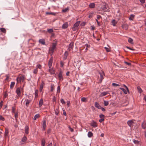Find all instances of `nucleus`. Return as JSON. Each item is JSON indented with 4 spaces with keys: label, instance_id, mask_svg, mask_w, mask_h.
Returning <instances> with one entry per match:
<instances>
[{
    "label": "nucleus",
    "instance_id": "obj_17",
    "mask_svg": "<svg viewBox=\"0 0 146 146\" xmlns=\"http://www.w3.org/2000/svg\"><path fill=\"white\" fill-rule=\"evenodd\" d=\"M39 42L43 45H44L45 44L44 40L43 39H40L39 40Z\"/></svg>",
    "mask_w": 146,
    "mask_h": 146
},
{
    "label": "nucleus",
    "instance_id": "obj_50",
    "mask_svg": "<svg viewBox=\"0 0 146 146\" xmlns=\"http://www.w3.org/2000/svg\"><path fill=\"white\" fill-rule=\"evenodd\" d=\"M104 48L106 49L107 52H109L110 51V50L109 48L106 47H104Z\"/></svg>",
    "mask_w": 146,
    "mask_h": 146
},
{
    "label": "nucleus",
    "instance_id": "obj_60",
    "mask_svg": "<svg viewBox=\"0 0 146 146\" xmlns=\"http://www.w3.org/2000/svg\"><path fill=\"white\" fill-rule=\"evenodd\" d=\"M100 109H101L103 111H106V110L104 108H103L101 107Z\"/></svg>",
    "mask_w": 146,
    "mask_h": 146
},
{
    "label": "nucleus",
    "instance_id": "obj_14",
    "mask_svg": "<svg viewBox=\"0 0 146 146\" xmlns=\"http://www.w3.org/2000/svg\"><path fill=\"white\" fill-rule=\"evenodd\" d=\"M46 121L45 120L43 121L42 123V128L43 130H45L46 128Z\"/></svg>",
    "mask_w": 146,
    "mask_h": 146
},
{
    "label": "nucleus",
    "instance_id": "obj_19",
    "mask_svg": "<svg viewBox=\"0 0 146 146\" xmlns=\"http://www.w3.org/2000/svg\"><path fill=\"white\" fill-rule=\"evenodd\" d=\"M46 15H56V13L53 12H46Z\"/></svg>",
    "mask_w": 146,
    "mask_h": 146
},
{
    "label": "nucleus",
    "instance_id": "obj_31",
    "mask_svg": "<svg viewBox=\"0 0 146 146\" xmlns=\"http://www.w3.org/2000/svg\"><path fill=\"white\" fill-rule=\"evenodd\" d=\"M1 31L4 33H5L6 32V29L3 28H1Z\"/></svg>",
    "mask_w": 146,
    "mask_h": 146
},
{
    "label": "nucleus",
    "instance_id": "obj_43",
    "mask_svg": "<svg viewBox=\"0 0 146 146\" xmlns=\"http://www.w3.org/2000/svg\"><path fill=\"white\" fill-rule=\"evenodd\" d=\"M8 130L7 129H6L5 130V136H6L7 135V134H8Z\"/></svg>",
    "mask_w": 146,
    "mask_h": 146
},
{
    "label": "nucleus",
    "instance_id": "obj_52",
    "mask_svg": "<svg viewBox=\"0 0 146 146\" xmlns=\"http://www.w3.org/2000/svg\"><path fill=\"white\" fill-rule=\"evenodd\" d=\"M96 21L97 22V24H98V26H100V23L99 22L98 20L97 19H96Z\"/></svg>",
    "mask_w": 146,
    "mask_h": 146
},
{
    "label": "nucleus",
    "instance_id": "obj_8",
    "mask_svg": "<svg viewBox=\"0 0 146 146\" xmlns=\"http://www.w3.org/2000/svg\"><path fill=\"white\" fill-rule=\"evenodd\" d=\"M74 46V43L73 42H71L69 44V47L68 48V50H69V51L70 50V49H72L73 48Z\"/></svg>",
    "mask_w": 146,
    "mask_h": 146
},
{
    "label": "nucleus",
    "instance_id": "obj_30",
    "mask_svg": "<svg viewBox=\"0 0 146 146\" xmlns=\"http://www.w3.org/2000/svg\"><path fill=\"white\" fill-rule=\"evenodd\" d=\"M104 105L105 106H107L109 104V102L108 101H107L105 100L104 101Z\"/></svg>",
    "mask_w": 146,
    "mask_h": 146
},
{
    "label": "nucleus",
    "instance_id": "obj_13",
    "mask_svg": "<svg viewBox=\"0 0 146 146\" xmlns=\"http://www.w3.org/2000/svg\"><path fill=\"white\" fill-rule=\"evenodd\" d=\"M112 25L113 26H115L116 24L117 23V21H116L115 20L113 19L111 22Z\"/></svg>",
    "mask_w": 146,
    "mask_h": 146
},
{
    "label": "nucleus",
    "instance_id": "obj_49",
    "mask_svg": "<svg viewBox=\"0 0 146 146\" xmlns=\"http://www.w3.org/2000/svg\"><path fill=\"white\" fill-rule=\"evenodd\" d=\"M133 142L135 144H137L139 143V142L138 141L135 140H133Z\"/></svg>",
    "mask_w": 146,
    "mask_h": 146
},
{
    "label": "nucleus",
    "instance_id": "obj_39",
    "mask_svg": "<svg viewBox=\"0 0 146 146\" xmlns=\"http://www.w3.org/2000/svg\"><path fill=\"white\" fill-rule=\"evenodd\" d=\"M53 30L52 29H48V32L50 33H51L53 32Z\"/></svg>",
    "mask_w": 146,
    "mask_h": 146
},
{
    "label": "nucleus",
    "instance_id": "obj_6",
    "mask_svg": "<svg viewBox=\"0 0 146 146\" xmlns=\"http://www.w3.org/2000/svg\"><path fill=\"white\" fill-rule=\"evenodd\" d=\"M128 125L131 127H132L134 124V121L132 120L128 121L127 122Z\"/></svg>",
    "mask_w": 146,
    "mask_h": 146
},
{
    "label": "nucleus",
    "instance_id": "obj_22",
    "mask_svg": "<svg viewBox=\"0 0 146 146\" xmlns=\"http://www.w3.org/2000/svg\"><path fill=\"white\" fill-rule=\"evenodd\" d=\"M43 104V101L42 99H41L40 101L39 102V106L40 107H41Z\"/></svg>",
    "mask_w": 146,
    "mask_h": 146
},
{
    "label": "nucleus",
    "instance_id": "obj_1",
    "mask_svg": "<svg viewBox=\"0 0 146 146\" xmlns=\"http://www.w3.org/2000/svg\"><path fill=\"white\" fill-rule=\"evenodd\" d=\"M56 44V43H53L52 45L50 47L49 51L52 55L55 50Z\"/></svg>",
    "mask_w": 146,
    "mask_h": 146
},
{
    "label": "nucleus",
    "instance_id": "obj_53",
    "mask_svg": "<svg viewBox=\"0 0 146 146\" xmlns=\"http://www.w3.org/2000/svg\"><path fill=\"white\" fill-rule=\"evenodd\" d=\"M63 114L64 115H66V113L64 110H63Z\"/></svg>",
    "mask_w": 146,
    "mask_h": 146
},
{
    "label": "nucleus",
    "instance_id": "obj_11",
    "mask_svg": "<svg viewBox=\"0 0 146 146\" xmlns=\"http://www.w3.org/2000/svg\"><path fill=\"white\" fill-rule=\"evenodd\" d=\"M91 125L94 127H96L97 126V124L94 121H93L91 123Z\"/></svg>",
    "mask_w": 146,
    "mask_h": 146
},
{
    "label": "nucleus",
    "instance_id": "obj_40",
    "mask_svg": "<svg viewBox=\"0 0 146 146\" xmlns=\"http://www.w3.org/2000/svg\"><path fill=\"white\" fill-rule=\"evenodd\" d=\"M93 14H94L93 13H90L89 14V15L88 16V17L90 18H92L93 16Z\"/></svg>",
    "mask_w": 146,
    "mask_h": 146
},
{
    "label": "nucleus",
    "instance_id": "obj_21",
    "mask_svg": "<svg viewBox=\"0 0 146 146\" xmlns=\"http://www.w3.org/2000/svg\"><path fill=\"white\" fill-rule=\"evenodd\" d=\"M68 56V52L66 51L65 52L64 55V60H66Z\"/></svg>",
    "mask_w": 146,
    "mask_h": 146
},
{
    "label": "nucleus",
    "instance_id": "obj_33",
    "mask_svg": "<svg viewBox=\"0 0 146 146\" xmlns=\"http://www.w3.org/2000/svg\"><path fill=\"white\" fill-rule=\"evenodd\" d=\"M119 89L120 90H122L123 92L125 94H127V91L124 89V88H119Z\"/></svg>",
    "mask_w": 146,
    "mask_h": 146
},
{
    "label": "nucleus",
    "instance_id": "obj_7",
    "mask_svg": "<svg viewBox=\"0 0 146 146\" xmlns=\"http://www.w3.org/2000/svg\"><path fill=\"white\" fill-rule=\"evenodd\" d=\"M48 72L51 74H53L55 73V70L52 68L49 69H48Z\"/></svg>",
    "mask_w": 146,
    "mask_h": 146
},
{
    "label": "nucleus",
    "instance_id": "obj_61",
    "mask_svg": "<svg viewBox=\"0 0 146 146\" xmlns=\"http://www.w3.org/2000/svg\"><path fill=\"white\" fill-rule=\"evenodd\" d=\"M140 1L142 3H144L145 2V0H140Z\"/></svg>",
    "mask_w": 146,
    "mask_h": 146
},
{
    "label": "nucleus",
    "instance_id": "obj_36",
    "mask_svg": "<svg viewBox=\"0 0 146 146\" xmlns=\"http://www.w3.org/2000/svg\"><path fill=\"white\" fill-rule=\"evenodd\" d=\"M137 89L138 91V92L140 93L142 92V90L140 88V87L138 86L137 87Z\"/></svg>",
    "mask_w": 146,
    "mask_h": 146
},
{
    "label": "nucleus",
    "instance_id": "obj_54",
    "mask_svg": "<svg viewBox=\"0 0 146 146\" xmlns=\"http://www.w3.org/2000/svg\"><path fill=\"white\" fill-rule=\"evenodd\" d=\"M123 86L125 87V88L127 90V91L128 92H129L128 89V88L125 85H123Z\"/></svg>",
    "mask_w": 146,
    "mask_h": 146
},
{
    "label": "nucleus",
    "instance_id": "obj_18",
    "mask_svg": "<svg viewBox=\"0 0 146 146\" xmlns=\"http://www.w3.org/2000/svg\"><path fill=\"white\" fill-rule=\"evenodd\" d=\"M29 129V127L28 126H26L25 127V132L26 134L28 133V131Z\"/></svg>",
    "mask_w": 146,
    "mask_h": 146
},
{
    "label": "nucleus",
    "instance_id": "obj_56",
    "mask_svg": "<svg viewBox=\"0 0 146 146\" xmlns=\"http://www.w3.org/2000/svg\"><path fill=\"white\" fill-rule=\"evenodd\" d=\"M97 18L98 19H99L101 18V17L99 15H97Z\"/></svg>",
    "mask_w": 146,
    "mask_h": 146
},
{
    "label": "nucleus",
    "instance_id": "obj_20",
    "mask_svg": "<svg viewBox=\"0 0 146 146\" xmlns=\"http://www.w3.org/2000/svg\"><path fill=\"white\" fill-rule=\"evenodd\" d=\"M108 94V92H103L101 93V94L100 95V96L102 97L104 96H105L106 95Z\"/></svg>",
    "mask_w": 146,
    "mask_h": 146
},
{
    "label": "nucleus",
    "instance_id": "obj_46",
    "mask_svg": "<svg viewBox=\"0 0 146 146\" xmlns=\"http://www.w3.org/2000/svg\"><path fill=\"white\" fill-rule=\"evenodd\" d=\"M77 29V28H76V27H74V26H73V27L72 28V30L74 31H76V30Z\"/></svg>",
    "mask_w": 146,
    "mask_h": 146
},
{
    "label": "nucleus",
    "instance_id": "obj_15",
    "mask_svg": "<svg viewBox=\"0 0 146 146\" xmlns=\"http://www.w3.org/2000/svg\"><path fill=\"white\" fill-rule=\"evenodd\" d=\"M80 21H78L76 22L74 25V26L76 28H78V26H79L80 25Z\"/></svg>",
    "mask_w": 146,
    "mask_h": 146
},
{
    "label": "nucleus",
    "instance_id": "obj_4",
    "mask_svg": "<svg viewBox=\"0 0 146 146\" xmlns=\"http://www.w3.org/2000/svg\"><path fill=\"white\" fill-rule=\"evenodd\" d=\"M23 90V88H22L21 89L19 88H17L16 92L18 96H20L21 91Z\"/></svg>",
    "mask_w": 146,
    "mask_h": 146
},
{
    "label": "nucleus",
    "instance_id": "obj_37",
    "mask_svg": "<svg viewBox=\"0 0 146 146\" xmlns=\"http://www.w3.org/2000/svg\"><path fill=\"white\" fill-rule=\"evenodd\" d=\"M38 90H36L35 92V98H37L38 96Z\"/></svg>",
    "mask_w": 146,
    "mask_h": 146
},
{
    "label": "nucleus",
    "instance_id": "obj_55",
    "mask_svg": "<svg viewBox=\"0 0 146 146\" xmlns=\"http://www.w3.org/2000/svg\"><path fill=\"white\" fill-rule=\"evenodd\" d=\"M126 26H127L126 25H123L122 26V27L124 29H126V28H125V27ZM126 29H127V28H126Z\"/></svg>",
    "mask_w": 146,
    "mask_h": 146
},
{
    "label": "nucleus",
    "instance_id": "obj_10",
    "mask_svg": "<svg viewBox=\"0 0 146 146\" xmlns=\"http://www.w3.org/2000/svg\"><path fill=\"white\" fill-rule=\"evenodd\" d=\"M142 127L143 129H145L146 128V121H144L141 124Z\"/></svg>",
    "mask_w": 146,
    "mask_h": 146
},
{
    "label": "nucleus",
    "instance_id": "obj_48",
    "mask_svg": "<svg viewBox=\"0 0 146 146\" xmlns=\"http://www.w3.org/2000/svg\"><path fill=\"white\" fill-rule=\"evenodd\" d=\"M38 70L37 69H35L33 71V73L34 74H36L37 73Z\"/></svg>",
    "mask_w": 146,
    "mask_h": 146
},
{
    "label": "nucleus",
    "instance_id": "obj_12",
    "mask_svg": "<svg viewBox=\"0 0 146 146\" xmlns=\"http://www.w3.org/2000/svg\"><path fill=\"white\" fill-rule=\"evenodd\" d=\"M95 106L96 108H98V109H100L101 108V106L97 102L95 103Z\"/></svg>",
    "mask_w": 146,
    "mask_h": 146
},
{
    "label": "nucleus",
    "instance_id": "obj_64",
    "mask_svg": "<svg viewBox=\"0 0 146 146\" xmlns=\"http://www.w3.org/2000/svg\"><path fill=\"white\" fill-rule=\"evenodd\" d=\"M52 146V143H50V144H48L47 146Z\"/></svg>",
    "mask_w": 146,
    "mask_h": 146
},
{
    "label": "nucleus",
    "instance_id": "obj_24",
    "mask_svg": "<svg viewBox=\"0 0 146 146\" xmlns=\"http://www.w3.org/2000/svg\"><path fill=\"white\" fill-rule=\"evenodd\" d=\"M87 98H85L83 97L81 99V101L82 102H86L87 101Z\"/></svg>",
    "mask_w": 146,
    "mask_h": 146
},
{
    "label": "nucleus",
    "instance_id": "obj_42",
    "mask_svg": "<svg viewBox=\"0 0 146 146\" xmlns=\"http://www.w3.org/2000/svg\"><path fill=\"white\" fill-rule=\"evenodd\" d=\"M62 104H65V102L64 101V100L63 99H62L60 100Z\"/></svg>",
    "mask_w": 146,
    "mask_h": 146
},
{
    "label": "nucleus",
    "instance_id": "obj_44",
    "mask_svg": "<svg viewBox=\"0 0 146 146\" xmlns=\"http://www.w3.org/2000/svg\"><path fill=\"white\" fill-rule=\"evenodd\" d=\"M100 117L101 119H104V115L103 114H101L100 115Z\"/></svg>",
    "mask_w": 146,
    "mask_h": 146
},
{
    "label": "nucleus",
    "instance_id": "obj_45",
    "mask_svg": "<svg viewBox=\"0 0 146 146\" xmlns=\"http://www.w3.org/2000/svg\"><path fill=\"white\" fill-rule=\"evenodd\" d=\"M112 85L113 86H119V84L115 83H113L112 84Z\"/></svg>",
    "mask_w": 146,
    "mask_h": 146
},
{
    "label": "nucleus",
    "instance_id": "obj_26",
    "mask_svg": "<svg viewBox=\"0 0 146 146\" xmlns=\"http://www.w3.org/2000/svg\"><path fill=\"white\" fill-rule=\"evenodd\" d=\"M128 42L130 44H132L133 43V40L131 38H129L128 39Z\"/></svg>",
    "mask_w": 146,
    "mask_h": 146
},
{
    "label": "nucleus",
    "instance_id": "obj_27",
    "mask_svg": "<svg viewBox=\"0 0 146 146\" xmlns=\"http://www.w3.org/2000/svg\"><path fill=\"white\" fill-rule=\"evenodd\" d=\"M15 83L14 82H11L10 85V88H13L14 86Z\"/></svg>",
    "mask_w": 146,
    "mask_h": 146
},
{
    "label": "nucleus",
    "instance_id": "obj_41",
    "mask_svg": "<svg viewBox=\"0 0 146 146\" xmlns=\"http://www.w3.org/2000/svg\"><path fill=\"white\" fill-rule=\"evenodd\" d=\"M60 86H59L57 87V92L59 93L60 92Z\"/></svg>",
    "mask_w": 146,
    "mask_h": 146
},
{
    "label": "nucleus",
    "instance_id": "obj_57",
    "mask_svg": "<svg viewBox=\"0 0 146 146\" xmlns=\"http://www.w3.org/2000/svg\"><path fill=\"white\" fill-rule=\"evenodd\" d=\"M70 104V102L69 101H68L67 102V105L68 106V107H69V106Z\"/></svg>",
    "mask_w": 146,
    "mask_h": 146
},
{
    "label": "nucleus",
    "instance_id": "obj_38",
    "mask_svg": "<svg viewBox=\"0 0 146 146\" xmlns=\"http://www.w3.org/2000/svg\"><path fill=\"white\" fill-rule=\"evenodd\" d=\"M68 10V8H65V9H62V11L63 12L65 13V12H66Z\"/></svg>",
    "mask_w": 146,
    "mask_h": 146
},
{
    "label": "nucleus",
    "instance_id": "obj_47",
    "mask_svg": "<svg viewBox=\"0 0 146 146\" xmlns=\"http://www.w3.org/2000/svg\"><path fill=\"white\" fill-rule=\"evenodd\" d=\"M37 67L38 68L40 69H41V67H42V66L38 64V65H37Z\"/></svg>",
    "mask_w": 146,
    "mask_h": 146
},
{
    "label": "nucleus",
    "instance_id": "obj_35",
    "mask_svg": "<svg viewBox=\"0 0 146 146\" xmlns=\"http://www.w3.org/2000/svg\"><path fill=\"white\" fill-rule=\"evenodd\" d=\"M134 17V15H131L129 18L130 20H132Z\"/></svg>",
    "mask_w": 146,
    "mask_h": 146
},
{
    "label": "nucleus",
    "instance_id": "obj_23",
    "mask_svg": "<svg viewBox=\"0 0 146 146\" xmlns=\"http://www.w3.org/2000/svg\"><path fill=\"white\" fill-rule=\"evenodd\" d=\"M45 141L44 139H43L42 140L41 144L42 146H45Z\"/></svg>",
    "mask_w": 146,
    "mask_h": 146
},
{
    "label": "nucleus",
    "instance_id": "obj_9",
    "mask_svg": "<svg viewBox=\"0 0 146 146\" xmlns=\"http://www.w3.org/2000/svg\"><path fill=\"white\" fill-rule=\"evenodd\" d=\"M68 27V23L67 22H66L62 26V28L63 29H65L67 28Z\"/></svg>",
    "mask_w": 146,
    "mask_h": 146
},
{
    "label": "nucleus",
    "instance_id": "obj_29",
    "mask_svg": "<svg viewBox=\"0 0 146 146\" xmlns=\"http://www.w3.org/2000/svg\"><path fill=\"white\" fill-rule=\"evenodd\" d=\"M88 135L89 137H90L92 136L93 133L91 132L90 131L88 133Z\"/></svg>",
    "mask_w": 146,
    "mask_h": 146
},
{
    "label": "nucleus",
    "instance_id": "obj_58",
    "mask_svg": "<svg viewBox=\"0 0 146 146\" xmlns=\"http://www.w3.org/2000/svg\"><path fill=\"white\" fill-rule=\"evenodd\" d=\"M104 120V119H101L99 120V121L100 122H102Z\"/></svg>",
    "mask_w": 146,
    "mask_h": 146
},
{
    "label": "nucleus",
    "instance_id": "obj_59",
    "mask_svg": "<svg viewBox=\"0 0 146 146\" xmlns=\"http://www.w3.org/2000/svg\"><path fill=\"white\" fill-rule=\"evenodd\" d=\"M85 46L87 47V48H89L90 47V45L88 44H85Z\"/></svg>",
    "mask_w": 146,
    "mask_h": 146
},
{
    "label": "nucleus",
    "instance_id": "obj_5",
    "mask_svg": "<svg viewBox=\"0 0 146 146\" xmlns=\"http://www.w3.org/2000/svg\"><path fill=\"white\" fill-rule=\"evenodd\" d=\"M52 61H53L52 57H51V58L50 59V60L49 61V62H48V67L49 68V69L51 68V67L52 66Z\"/></svg>",
    "mask_w": 146,
    "mask_h": 146
},
{
    "label": "nucleus",
    "instance_id": "obj_28",
    "mask_svg": "<svg viewBox=\"0 0 146 146\" xmlns=\"http://www.w3.org/2000/svg\"><path fill=\"white\" fill-rule=\"evenodd\" d=\"M30 101L29 100L27 99L26 100V105L28 106L29 105V103H30Z\"/></svg>",
    "mask_w": 146,
    "mask_h": 146
},
{
    "label": "nucleus",
    "instance_id": "obj_32",
    "mask_svg": "<svg viewBox=\"0 0 146 146\" xmlns=\"http://www.w3.org/2000/svg\"><path fill=\"white\" fill-rule=\"evenodd\" d=\"M27 139V138L26 137H24L22 139V141L25 142Z\"/></svg>",
    "mask_w": 146,
    "mask_h": 146
},
{
    "label": "nucleus",
    "instance_id": "obj_51",
    "mask_svg": "<svg viewBox=\"0 0 146 146\" xmlns=\"http://www.w3.org/2000/svg\"><path fill=\"white\" fill-rule=\"evenodd\" d=\"M124 63L125 64H126L128 66H130L131 64L130 63H128V62H125V61L124 62Z\"/></svg>",
    "mask_w": 146,
    "mask_h": 146
},
{
    "label": "nucleus",
    "instance_id": "obj_62",
    "mask_svg": "<svg viewBox=\"0 0 146 146\" xmlns=\"http://www.w3.org/2000/svg\"><path fill=\"white\" fill-rule=\"evenodd\" d=\"M100 74V76H101V77H100L101 80H102L104 78V77L101 74Z\"/></svg>",
    "mask_w": 146,
    "mask_h": 146
},
{
    "label": "nucleus",
    "instance_id": "obj_25",
    "mask_svg": "<svg viewBox=\"0 0 146 146\" xmlns=\"http://www.w3.org/2000/svg\"><path fill=\"white\" fill-rule=\"evenodd\" d=\"M39 117V115L38 114H36L34 117L33 118V119L34 120H35L36 119L38 118Z\"/></svg>",
    "mask_w": 146,
    "mask_h": 146
},
{
    "label": "nucleus",
    "instance_id": "obj_3",
    "mask_svg": "<svg viewBox=\"0 0 146 146\" xmlns=\"http://www.w3.org/2000/svg\"><path fill=\"white\" fill-rule=\"evenodd\" d=\"M62 73H63V72L61 71H60V72H59V73L58 74V79H59V80L60 81V80H63V78H62Z\"/></svg>",
    "mask_w": 146,
    "mask_h": 146
},
{
    "label": "nucleus",
    "instance_id": "obj_34",
    "mask_svg": "<svg viewBox=\"0 0 146 146\" xmlns=\"http://www.w3.org/2000/svg\"><path fill=\"white\" fill-rule=\"evenodd\" d=\"M43 84H41L40 85V89L39 90L40 92H41L42 89H43Z\"/></svg>",
    "mask_w": 146,
    "mask_h": 146
},
{
    "label": "nucleus",
    "instance_id": "obj_16",
    "mask_svg": "<svg viewBox=\"0 0 146 146\" xmlns=\"http://www.w3.org/2000/svg\"><path fill=\"white\" fill-rule=\"evenodd\" d=\"M89 6L91 8H93L95 7V5L94 3H91L89 5Z\"/></svg>",
    "mask_w": 146,
    "mask_h": 146
},
{
    "label": "nucleus",
    "instance_id": "obj_63",
    "mask_svg": "<svg viewBox=\"0 0 146 146\" xmlns=\"http://www.w3.org/2000/svg\"><path fill=\"white\" fill-rule=\"evenodd\" d=\"M81 25L83 26H84L85 25V23L84 22H83L81 24Z\"/></svg>",
    "mask_w": 146,
    "mask_h": 146
},
{
    "label": "nucleus",
    "instance_id": "obj_2",
    "mask_svg": "<svg viewBox=\"0 0 146 146\" xmlns=\"http://www.w3.org/2000/svg\"><path fill=\"white\" fill-rule=\"evenodd\" d=\"M17 83H19L21 82H23L25 80L24 76L23 75H19L17 78Z\"/></svg>",
    "mask_w": 146,
    "mask_h": 146
}]
</instances>
